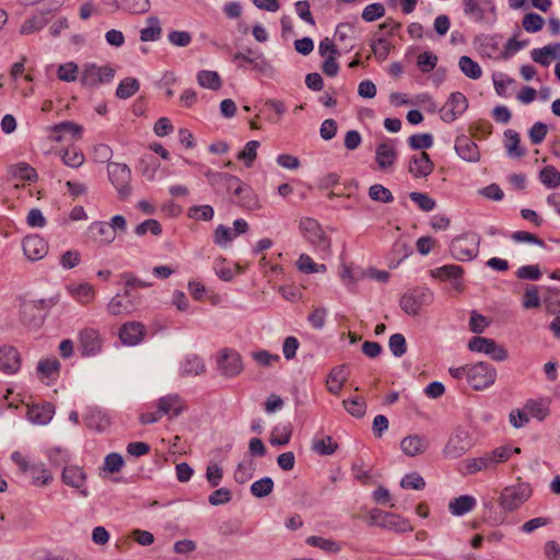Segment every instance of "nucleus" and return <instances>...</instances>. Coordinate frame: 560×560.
<instances>
[{
	"mask_svg": "<svg viewBox=\"0 0 560 560\" xmlns=\"http://www.w3.org/2000/svg\"><path fill=\"white\" fill-rule=\"evenodd\" d=\"M448 373L455 380H465L472 390L486 389L495 381V370L486 362L450 368Z\"/></svg>",
	"mask_w": 560,
	"mask_h": 560,
	"instance_id": "f257e3e1",
	"label": "nucleus"
},
{
	"mask_svg": "<svg viewBox=\"0 0 560 560\" xmlns=\"http://www.w3.org/2000/svg\"><path fill=\"white\" fill-rule=\"evenodd\" d=\"M212 184L222 186L228 191H232L234 196L232 201L240 207L250 211L260 208L257 195L248 185L242 183L237 177L226 173H218L213 175Z\"/></svg>",
	"mask_w": 560,
	"mask_h": 560,
	"instance_id": "f03ea898",
	"label": "nucleus"
},
{
	"mask_svg": "<svg viewBox=\"0 0 560 560\" xmlns=\"http://www.w3.org/2000/svg\"><path fill=\"white\" fill-rule=\"evenodd\" d=\"M532 494L529 483L518 481L515 485L505 487L499 498L500 506L505 511H515L518 509Z\"/></svg>",
	"mask_w": 560,
	"mask_h": 560,
	"instance_id": "7ed1b4c3",
	"label": "nucleus"
},
{
	"mask_svg": "<svg viewBox=\"0 0 560 560\" xmlns=\"http://www.w3.org/2000/svg\"><path fill=\"white\" fill-rule=\"evenodd\" d=\"M300 231L304 238L315 248L327 253L330 248V240L320 224L313 218H302L299 223Z\"/></svg>",
	"mask_w": 560,
	"mask_h": 560,
	"instance_id": "20e7f679",
	"label": "nucleus"
},
{
	"mask_svg": "<svg viewBox=\"0 0 560 560\" xmlns=\"http://www.w3.org/2000/svg\"><path fill=\"white\" fill-rule=\"evenodd\" d=\"M115 77V69L110 66H96L88 63L83 67L80 82L85 88H96L101 84L109 83Z\"/></svg>",
	"mask_w": 560,
	"mask_h": 560,
	"instance_id": "39448f33",
	"label": "nucleus"
},
{
	"mask_svg": "<svg viewBox=\"0 0 560 560\" xmlns=\"http://www.w3.org/2000/svg\"><path fill=\"white\" fill-rule=\"evenodd\" d=\"M147 284V282H126L124 293H117L108 303L109 312L116 316L130 313L133 308V292L137 288Z\"/></svg>",
	"mask_w": 560,
	"mask_h": 560,
	"instance_id": "423d86ee",
	"label": "nucleus"
},
{
	"mask_svg": "<svg viewBox=\"0 0 560 560\" xmlns=\"http://www.w3.org/2000/svg\"><path fill=\"white\" fill-rule=\"evenodd\" d=\"M452 255L459 260H469L478 254L479 237L475 234H465L451 243Z\"/></svg>",
	"mask_w": 560,
	"mask_h": 560,
	"instance_id": "0eeeda50",
	"label": "nucleus"
},
{
	"mask_svg": "<svg viewBox=\"0 0 560 560\" xmlns=\"http://www.w3.org/2000/svg\"><path fill=\"white\" fill-rule=\"evenodd\" d=\"M107 173L119 196L128 197L130 194V168L126 164L112 162L107 165Z\"/></svg>",
	"mask_w": 560,
	"mask_h": 560,
	"instance_id": "6e6552de",
	"label": "nucleus"
},
{
	"mask_svg": "<svg viewBox=\"0 0 560 560\" xmlns=\"http://www.w3.org/2000/svg\"><path fill=\"white\" fill-rule=\"evenodd\" d=\"M468 107L466 96L460 92L452 93L444 106L441 108V117L444 121H454Z\"/></svg>",
	"mask_w": 560,
	"mask_h": 560,
	"instance_id": "1a4fd4ad",
	"label": "nucleus"
},
{
	"mask_svg": "<svg viewBox=\"0 0 560 560\" xmlns=\"http://www.w3.org/2000/svg\"><path fill=\"white\" fill-rule=\"evenodd\" d=\"M147 335L143 324L136 320L124 323L118 331L121 343L126 346H136L140 343Z\"/></svg>",
	"mask_w": 560,
	"mask_h": 560,
	"instance_id": "9d476101",
	"label": "nucleus"
},
{
	"mask_svg": "<svg viewBox=\"0 0 560 560\" xmlns=\"http://www.w3.org/2000/svg\"><path fill=\"white\" fill-rule=\"evenodd\" d=\"M22 247L24 255L30 260H39L48 253L47 242L38 234H31L23 238Z\"/></svg>",
	"mask_w": 560,
	"mask_h": 560,
	"instance_id": "9b49d317",
	"label": "nucleus"
},
{
	"mask_svg": "<svg viewBox=\"0 0 560 560\" xmlns=\"http://www.w3.org/2000/svg\"><path fill=\"white\" fill-rule=\"evenodd\" d=\"M102 338L98 330L93 328H83L79 332V348L82 355H92L101 351Z\"/></svg>",
	"mask_w": 560,
	"mask_h": 560,
	"instance_id": "f8f14e48",
	"label": "nucleus"
},
{
	"mask_svg": "<svg viewBox=\"0 0 560 560\" xmlns=\"http://www.w3.org/2000/svg\"><path fill=\"white\" fill-rule=\"evenodd\" d=\"M373 520L381 526L398 533H408L413 530V526L410 521L398 514L380 511L377 515H373Z\"/></svg>",
	"mask_w": 560,
	"mask_h": 560,
	"instance_id": "ddd939ff",
	"label": "nucleus"
},
{
	"mask_svg": "<svg viewBox=\"0 0 560 560\" xmlns=\"http://www.w3.org/2000/svg\"><path fill=\"white\" fill-rule=\"evenodd\" d=\"M22 364L18 349L10 345L0 347V371L4 374L16 373Z\"/></svg>",
	"mask_w": 560,
	"mask_h": 560,
	"instance_id": "4468645a",
	"label": "nucleus"
},
{
	"mask_svg": "<svg viewBox=\"0 0 560 560\" xmlns=\"http://www.w3.org/2000/svg\"><path fill=\"white\" fill-rule=\"evenodd\" d=\"M218 364L222 372L229 376L238 374L243 369L241 355L231 349H223L220 352Z\"/></svg>",
	"mask_w": 560,
	"mask_h": 560,
	"instance_id": "2eb2a0df",
	"label": "nucleus"
},
{
	"mask_svg": "<svg viewBox=\"0 0 560 560\" xmlns=\"http://www.w3.org/2000/svg\"><path fill=\"white\" fill-rule=\"evenodd\" d=\"M397 160V150L395 144L387 140L381 142L375 150V161L382 171L390 168Z\"/></svg>",
	"mask_w": 560,
	"mask_h": 560,
	"instance_id": "dca6fc26",
	"label": "nucleus"
},
{
	"mask_svg": "<svg viewBox=\"0 0 560 560\" xmlns=\"http://www.w3.org/2000/svg\"><path fill=\"white\" fill-rule=\"evenodd\" d=\"M434 164L427 152H420L411 158L409 173L415 178H423L432 173Z\"/></svg>",
	"mask_w": 560,
	"mask_h": 560,
	"instance_id": "f3484780",
	"label": "nucleus"
},
{
	"mask_svg": "<svg viewBox=\"0 0 560 560\" xmlns=\"http://www.w3.org/2000/svg\"><path fill=\"white\" fill-rule=\"evenodd\" d=\"M55 413V407L50 402L27 405V417L32 422L47 423Z\"/></svg>",
	"mask_w": 560,
	"mask_h": 560,
	"instance_id": "a211bd4d",
	"label": "nucleus"
},
{
	"mask_svg": "<svg viewBox=\"0 0 560 560\" xmlns=\"http://www.w3.org/2000/svg\"><path fill=\"white\" fill-rule=\"evenodd\" d=\"M158 408L162 416L174 418L186 408V405L179 396L174 395L160 398L158 401Z\"/></svg>",
	"mask_w": 560,
	"mask_h": 560,
	"instance_id": "6ab92c4d",
	"label": "nucleus"
},
{
	"mask_svg": "<svg viewBox=\"0 0 560 560\" xmlns=\"http://www.w3.org/2000/svg\"><path fill=\"white\" fill-rule=\"evenodd\" d=\"M455 150L457 154L465 161H479L480 153L478 145L475 142H472L468 137H458L455 142Z\"/></svg>",
	"mask_w": 560,
	"mask_h": 560,
	"instance_id": "aec40b11",
	"label": "nucleus"
},
{
	"mask_svg": "<svg viewBox=\"0 0 560 560\" xmlns=\"http://www.w3.org/2000/svg\"><path fill=\"white\" fill-rule=\"evenodd\" d=\"M89 234L92 240L108 245L115 241V233L110 231L109 226L102 221L93 222L89 226Z\"/></svg>",
	"mask_w": 560,
	"mask_h": 560,
	"instance_id": "412c9836",
	"label": "nucleus"
},
{
	"mask_svg": "<svg viewBox=\"0 0 560 560\" xmlns=\"http://www.w3.org/2000/svg\"><path fill=\"white\" fill-rule=\"evenodd\" d=\"M8 174L11 178L22 182H35L37 178L36 170L25 162L10 165Z\"/></svg>",
	"mask_w": 560,
	"mask_h": 560,
	"instance_id": "4be33fe9",
	"label": "nucleus"
},
{
	"mask_svg": "<svg viewBox=\"0 0 560 560\" xmlns=\"http://www.w3.org/2000/svg\"><path fill=\"white\" fill-rule=\"evenodd\" d=\"M71 295L80 303L88 304L94 300L95 290L90 282H79L70 287Z\"/></svg>",
	"mask_w": 560,
	"mask_h": 560,
	"instance_id": "5701e85b",
	"label": "nucleus"
},
{
	"mask_svg": "<svg viewBox=\"0 0 560 560\" xmlns=\"http://www.w3.org/2000/svg\"><path fill=\"white\" fill-rule=\"evenodd\" d=\"M62 480L73 488H81L85 482V474L78 466H66L62 471Z\"/></svg>",
	"mask_w": 560,
	"mask_h": 560,
	"instance_id": "b1692460",
	"label": "nucleus"
},
{
	"mask_svg": "<svg viewBox=\"0 0 560 560\" xmlns=\"http://www.w3.org/2000/svg\"><path fill=\"white\" fill-rule=\"evenodd\" d=\"M59 154L63 164L72 168L80 167L85 161L83 152L75 147H68L61 150Z\"/></svg>",
	"mask_w": 560,
	"mask_h": 560,
	"instance_id": "393cba45",
	"label": "nucleus"
},
{
	"mask_svg": "<svg viewBox=\"0 0 560 560\" xmlns=\"http://www.w3.org/2000/svg\"><path fill=\"white\" fill-rule=\"evenodd\" d=\"M342 404L347 411L353 417L360 418L365 413L366 402L364 397L360 394H354L353 396L343 399Z\"/></svg>",
	"mask_w": 560,
	"mask_h": 560,
	"instance_id": "a878e982",
	"label": "nucleus"
},
{
	"mask_svg": "<svg viewBox=\"0 0 560 560\" xmlns=\"http://www.w3.org/2000/svg\"><path fill=\"white\" fill-rule=\"evenodd\" d=\"M341 278L354 280L357 278H370L375 280H383L388 277V275L384 271H376L375 269H369L366 272L360 273L359 268L345 267L341 272Z\"/></svg>",
	"mask_w": 560,
	"mask_h": 560,
	"instance_id": "bb28decb",
	"label": "nucleus"
},
{
	"mask_svg": "<svg viewBox=\"0 0 560 560\" xmlns=\"http://www.w3.org/2000/svg\"><path fill=\"white\" fill-rule=\"evenodd\" d=\"M306 544L329 553H337L341 550V545L338 541L320 536L308 537Z\"/></svg>",
	"mask_w": 560,
	"mask_h": 560,
	"instance_id": "cd10ccee",
	"label": "nucleus"
},
{
	"mask_svg": "<svg viewBox=\"0 0 560 560\" xmlns=\"http://www.w3.org/2000/svg\"><path fill=\"white\" fill-rule=\"evenodd\" d=\"M463 275L464 270L459 265H445L431 270V276L433 278H439L440 280H456L462 278Z\"/></svg>",
	"mask_w": 560,
	"mask_h": 560,
	"instance_id": "c85d7f7f",
	"label": "nucleus"
},
{
	"mask_svg": "<svg viewBox=\"0 0 560 560\" xmlns=\"http://www.w3.org/2000/svg\"><path fill=\"white\" fill-rule=\"evenodd\" d=\"M296 267L301 272L305 275L320 273L326 270V266L324 264L315 262L312 257L306 254H302L296 260Z\"/></svg>",
	"mask_w": 560,
	"mask_h": 560,
	"instance_id": "c756f323",
	"label": "nucleus"
},
{
	"mask_svg": "<svg viewBox=\"0 0 560 560\" xmlns=\"http://www.w3.org/2000/svg\"><path fill=\"white\" fill-rule=\"evenodd\" d=\"M513 453L520 454L521 448L515 447L514 450H511L508 446H500V447L494 448L491 453H489L487 455L491 462V466L493 467V469H495L498 464L508 462L511 458Z\"/></svg>",
	"mask_w": 560,
	"mask_h": 560,
	"instance_id": "7c9ffc66",
	"label": "nucleus"
},
{
	"mask_svg": "<svg viewBox=\"0 0 560 560\" xmlns=\"http://www.w3.org/2000/svg\"><path fill=\"white\" fill-rule=\"evenodd\" d=\"M468 348L474 352H483L487 354H492L497 350V343L492 339H487L483 337H472L469 340Z\"/></svg>",
	"mask_w": 560,
	"mask_h": 560,
	"instance_id": "2f4dec72",
	"label": "nucleus"
},
{
	"mask_svg": "<svg viewBox=\"0 0 560 560\" xmlns=\"http://www.w3.org/2000/svg\"><path fill=\"white\" fill-rule=\"evenodd\" d=\"M506 143L505 148L510 156L522 158L525 154V150L521 147V138L517 132L508 130L505 132Z\"/></svg>",
	"mask_w": 560,
	"mask_h": 560,
	"instance_id": "473e14b6",
	"label": "nucleus"
},
{
	"mask_svg": "<svg viewBox=\"0 0 560 560\" xmlns=\"http://www.w3.org/2000/svg\"><path fill=\"white\" fill-rule=\"evenodd\" d=\"M198 83L207 89L217 91L221 88L222 81L218 72L202 70L197 75Z\"/></svg>",
	"mask_w": 560,
	"mask_h": 560,
	"instance_id": "72a5a7b5",
	"label": "nucleus"
},
{
	"mask_svg": "<svg viewBox=\"0 0 560 560\" xmlns=\"http://www.w3.org/2000/svg\"><path fill=\"white\" fill-rule=\"evenodd\" d=\"M475 499L470 495H460L450 503V510L454 515H463L475 506Z\"/></svg>",
	"mask_w": 560,
	"mask_h": 560,
	"instance_id": "f704fd0d",
	"label": "nucleus"
},
{
	"mask_svg": "<svg viewBox=\"0 0 560 560\" xmlns=\"http://www.w3.org/2000/svg\"><path fill=\"white\" fill-rule=\"evenodd\" d=\"M464 12L475 22L485 21V9L480 0H463Z\"/></svg>",
	"mask_w": 560,
	"mask_h": 560,
	"instance_id": "c9c22d12",
	"label": "nucleus"
},
{
	"mask_svg": "<svg viewBox=\"0 0 560 560\" xmlns=\"http://www.w3.org/2000/svg\"><path fill=\"white\" fill-rule=\"evenodd\" d=\"M60 371V362L58 359H45L38 362L37 372L46 378L57 376Z\"/></svg>",
	"mask_w": 560,
	"mask_h": 560,
	"instance_id": "e433bc0d",
	"label": "nucleus"
},
{
	"mask_svg": "<svg viewBox=\"0 0 560 560\" xmlns=\"http://www.w3.org/2000/svg\"><path fill=\"white\" fill-rule=\"evenodd\" d=\"M259 148V142L256 140H252L247 142L242 151L238 152L237 159L243 161L245 166L249 167L253 165L254 161L257 158V149Z\"/></svg>",
	"mask_w": 560,
	"mask_h": 560,
	"instance_id": "4c0bfd02",
	"label": "nucleus"
},
{
	"mask_svg": "<svg viewBox=\"0 0 560 560\" xmlns=\"http://www.w3.org/2000/svg\"><path fill=\"white\" fill-rule=\"evenodd\" d=\"M459 68L468 78L474 80L479 79L482 74L480 66L467 56L460 57Z\"/></svg>",
	"mask_w": 560,
	"mask_h": 560,
	"instance_id": "58836bf2",
	"label": "nucleus"
},
{
	"mask_svg": "<svg viewBox=\"0 0 560 560\" xmlns=\"http://www.w3.org/2000/svg\"><path fill=\"white\" fill-rule=\"evenodd\" d=\"M338 443L331 436H325L313 442V450L319 455H331L338 450Z\"/></svg>",
	"mask_w": 560,
	"mask_h": 560,
	"instance_id": "ea45409f",
	"label": "nucleus"
},
{
	"mask_svg": "<svg viewBox=\"0 0 560 560\" xmlns=\"http://www.w3.org/2000/svg\"><path fill=\"white\" fill-rule=\"evenodd\" d=\"M492 132V125L488 120H477L469 127V133L477 140H483Z\"/></svg>",
	"mask_w": 560,
	"mask_h": 560,
	"instance_id": "a19ab883",
	"label": "nucleus"
},
{
	"mask_svg": "<svg viewBox=\"0 0 560 560\" xmlns=\"http://www.w3.org/2000/svg\"><path fill=\"white\" fill-rule=\"evenodd\" d=\"M138 90H139L138 80H136L133 78H126L119 83V85L116 90V95L119 98H128V97L132 96L133 94H136Z\"/></svg>",
	"mask_w": 560,
	"mask_h": 560,
	"instance_id": "79ce46f5",
	"label": "nucleus"
},
{
	"mask_svg": "<svg viewBox=\"0 0 560 560\" xmlns=\"http://www.w3.org/2000/svg\"><path fill=\"white\" fill-rule=\"evenodd\" d=\"M540 180L549 188L560 185V172L553 166H546L540 171Z\"/></svg>",
	"mask_w": 560,
	"mask_h": 560,
	"instance_id": "37998d69",
	"label": "nucleus"
},
{
	"mask_svg": "<svg viewBox=\"0 0 560 560\" xmlns=\"http://www.w3.org/2000/svg\"><path fill=\"white\" fill-rule=\"evenodd\" d=\"M371 47L375 58L380 61H384L389 55L393 45L386 38L378 37L372 43Z\"/></svg>",
	"mask_w": 560,
	"mask_h": 560,
	"instance_id": "c03bdc74",
	"label": "nucleus"
},
{
	"mask_svg": "<svg viewBox=\"0 0 560 560\" xmlns=\"http://www.w3.org/2000/svg\"><path fill=\"white\" fill-rule=\"evenodd\" d=\"M79 68L74 62H66L58 67L57 77L61 81L73 82L78 78Z\"/></svg>",
	"mask_w": 560,
	"mask_h": 560,
	"instance_id": "a18cd8bd",
	"label": "nucleus"
},
{
	"mask_svg": "<svg viewBox=\"0 0 560 560\" xmlns=\"http://www.w3.org/2000/svg\"><path fill=\"white\" fill-rule=\"evenodd\" d=\"M369 196L372 200L384 202V203H388L394 200V197H393V194L390 192V190L380 184H375L370 187Z\"/></svg>",
	"mask_w": 560,
	"mask_h": 560,
	"instance_id": "49530a36",
	"label": "nucleus"
},
{
	"mask_svg": "<svg viewBox=\"0 0 560 560\" xmlns=\"http://www.w3.org/2000/svg\"><path fill=\"white\" fill-rule=\"evenodd\" d=\"M150 26L141 30L140 39L142 42H151L160 38L161 27L159 26V20L156 18H150L148 20Z\"/></svg>",
	"mask_w": 560,
	"mask_h": 560,
	"instance_id": "de8ad7c7",
	"label": "nucleus"
},
{
	"mask_svg": "<svg viewBox=\"0 0 560 560\" xmlns=\"http://www.w3.org/2000/svg\"><path fill=\"white\" fill-rule=\"evenodd\" d=\"M544 19L537 13H527L524 15L522 25L526 32L536 33L544 26Z\"/></svg>",
	"mask_w": 560,
	"mask_h": 560,
	"instance_id": "09e8293b",
	"label": "nucleus"
},
{
	"mask_svg": "<svg viewBox=\"0 0 560 560\" xmlns=\"http://www.w3.org/2000/svg\"><path fill=\"white\" fill-rule=\"evenodd\" d=\"M273 489V481L271 478H262L260 480L255 481L250 491L253 495L257 498H262L271 493Z\"/></svg>",
	"mask_w": 560,
	"mask_h": 560,
	"instance_id": "8fccbe9b",
	"label": "nucleus"
},
{
	"mask_svg": "<svg viewBox=\"0 0 560 560\" xmlns=\"http://www.w3.org/2000/svg\"><path fill=\"white\" fill-rule=\"evenodd\" d=\"M400 305L406 313L416 315L420 311L422 302L418 296L409 293L401 298Z\"/></svg>",
	"mask_w": 560,
	"mask_h": 560,
	"instance_id": "3c124183",
	"label": "nucleus"
},
{
	"mask_svg": "<svg viewBox=\"0 0 560 560\" xmlns=\"http://www.w3.org/2000/svg\"><path fill=\"white\" fill-rule=\"evenodd\" d=\"M493 469L491 466V462L488 458V455L483 457H476L467 462L466 471L468 474H477L481 470Z\"/></svg>",
	"mask_w": 560,
	"mask_h": 560,
	"instance_id": "603ef678",
	"label": "nucleus"
},
{
	"mask_svg": "<svg viewBox=\"0 0 560 560\" xmlns=\"http://www.w3.org/2000/svg\"><path fill=\"white\" fill-rule=\"evenodd\" d=\"M410 199L423 211H431L435 207V201L425 192L413 191L409 195Z\"/></svg>",
	"mask_w": 560,
	"mask_h": 560,
	"instance_id": "864d4df0",
	"label": "nucleus"
},
{
	"mask_svg": "<svg viewBox=\"0 0 560 560\" xmlns=\"http://www.w3.org/2000/svg\"><path fill=\"white\" fill-rule=\"evenodd\" d=\"M214 211L211 206H194L188 210V217L195 220H211L213 218Z\"/></svg>",
	"mask_w": 560,
	"mask_h": 560,
	"instance_id": "5fc2aeb1",
	"label": "nucleus"
},
{
	"mask_svg": "<svg viewBox=\"0 0 560 560\" xmlns=\"http://www.w3.org/2000/svg\"><path fill=\"white\" fill-rule=\"evenodd\" d=\"M544 301L548 313H560V290H548Z\"/></svg>",
	"mask_w": 560,
	"mask_h": 560,
	"instance_id": "6e6d98bb",
	"label": "nucleus"
},
{
	"mask_svg": "<svg viewBox=\"0 0 560 560\" xmlns=\"http://www.w3.org/2000/svg\"><path fill=\"white\" fill-rule=\"evenodd\" d=\"M530 55L535 62L547 67L550 63L551 55H555V48H551V46L536 48L532 50Z\"/></svg>",
	"mask_w": 560,
	"mask_h": 560,
	"instance_id": "4d7b16f0",
	"label": "nucleus"
},
{
	"mask_svg": "<svg viewBox=\"0 0 560 560\" xmlns=\"http://www.w3.org/2000/svg\"><path fill=\"white\" fill-rule=\"evenodd\" d=\"M400 487L402 489L422 490L425 487V481L418 474H409L400 480Z\"/></svg>",
	"mask_w": 560,
	"mask_h": 560,
	"instance_id": "13d9d810",
	"label": "nucleus"
},
{
	"mask_svg": "<svg viewBox=\"0 0 560 560\" xmlns=\"http://www.w3.org/2000/svg\"><path fill=\"white\" fill-rule=\"evenodd\" d=\"M385 14V8L381 3H372L364 8L362 19L366 22H373Z\"/></svg>",
	"mask_w": 560,
	"mask_h": 560,
	"instance_id": "bf43d9fd",
	"label": "nucleus"
},
{
	"mask_svg": "<svg viewBox=\"0 0 560 560\" xmlns=\"http://www.w3.org/2000/svg\"><path fill=\"white\" fill-rule=\"evenodd\" d=\"M409 145L415 149H428L433 144L432 136L429 133L413 135L408 139Z\"/></svg>",
	"mask_w": 560,
	"mask_h": 560,
	"instance_id": "052dcab7",
	"label": "nucleus"
},
{
	"mask_svg": "<svg viewBox=\"0 0 560 560\" xmlns=\"http://www.w3.org/2000/svg\"><path fill=\"white\" fill-rule=\"evenodd\" d=\"M136 234L139 236H142L147 234L148 232H151L153 235H159L162 232L161 224L159 221L154 219L145 220L144 222L140 223L136 230Z\"/></svg>",
	"mask_w": 560,
	"mask_h": 560,
	"instance_id": "680f3d73",
	"label": "nucleus"
},
{
	"mask_svg": "<svg viewBox=\"0 0 560 560\" xmlns=\"http://www.w3.org/2000/svg\"><path fill=\"white\" fill-rule=\"evenodd\" d=\"M124 8L132 14H142L150 10L149 0H124Z\"/></svg>",
	"mask_w": 560,
	"mask_h": 560,
	"instance_id": "e2e57ef3",
	"label": "nucleus"
},
{
	"mask_svg": "<svg viewBox=\"0 0 560 560\" xmlns=\"http://www.w3.org/2000/svg\"><path fill=\"white\" fill-rule=\"evenodd\" d=\"M122 465V457L117 453H110L105 457L103 470L109 474H114L119 471Z\"/></svg>",
	"mask_w": 560,
	"mask_h": 560,
	"instance_id": "0e129e2a",
	"label": "nucleus"
},
{
	"mask_svg": "<svg viewBox=\"0 0 560 560\" xmlns=\"http://www.w3.org/2000/svg\"><path fill=\"white\" fill-rule=\"evenodd\" d=\"M236 237V233L231 228L219 225L214 231V242L218 245H225Z\"/></svg>",
	"mask_w": 560,
	"mask_h": 560,
	"instance_id": "69168bd1",
	"label": "nucleus"
},
{
	"mask_svg": "<svg viewBox=\"0 0 560 560\" xmlns=\"http://www.w3.org/2000/svg\"><path fill=\"white\" fill-rule=\"evenodd\" d=\"M401 448L408 456H415L421 452V442L418 438L407 436L401 441Z\"/></svg>",
	"mask_w": 560,
	"mask_h": 560,
	"instance_id": "338daca9",
	"label": "nucleus"
},
{
	"mask_svg": "<svg viewBox=\"0 0 560 560\" xmlns=\"http://www.w3.org/2000/svg\"><path fill=\"white\" fill-rule=\"evenodd\" d=\"M548 132V127L544 122H536L529 129V139L533 144H539L544 141Z\"/></svg>",
	"mask_w": 560,
	"mask_h": 560,
	"instance_id": "774afa93",
	"label": "nucleus"
}]
</instances>
